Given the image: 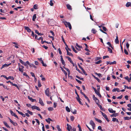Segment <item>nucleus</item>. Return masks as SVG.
<instances>
[{
    "label": "nucleus",
    "mask_w": 131,
    "mask_h": 131,
    "mask_svg": "<svg viewBox=\"0 0 131 131\" xmlns=\"http://www.w3.org/2000/svg\"><path fill=\"white\" fill-rule=\"evenodd\" d=\"M35 39L38 40H40V39H41V43L42 44H43L44 42L47 43L48 44H50L51 43L50 42H48L46 41H43V38L42 37H40L39 38H38L37 36L35 34Z\"/></svg>",
    "instance_id": "obj_1"
},
{
    "label": "nucleus",
    "mask_w": 131,
    "mask_h": 131,
    "mask_svg": "<svg viewBox=\"0 0 131 131\" xmlns=\"http://www.w3.org/2000/svg\"><path fill=\"white\" fill-rule=\"evenodd\" d=\"M63 23L66 27H68L70 30L71 29V26L69 22H67L66 21H64L63 22Z\"/></svg>",
    "instance_id": "obj_2"
},
{
    "label": "nucleus",
    "mask_w": 131,
    "mask_h": 131,
    "mask_svg": "<svg viewBox=\"0 0 131 131\" xmlns=\"http://www.w3.org/2000/svg\"><path fill=\"white\" fill-rule=\"evenodd\" d=\"M38 60L40 61V62L42 64V66L44 67L47 66V65L46 63H45L44 62L43 60H42V58H38Z\"/></svg>",
    "instance_id": "obj_3"
},
{
    "label": "nucleus",
    "mask_w": 131,
    "mask_h": 131,
    "mask_svg": "<svg viewBox=\"0 0 131 131\" xmlns=\"http://www.w3.org/2000/svg\"><path fill=\"white\" fill-rule=\"evenodd\" d=\"M49 89L48 88L45 91V93L46 95L48 96H49Z\"/></svg>",
    "instance_id": "obj_4"
},
{
    "label": "nucleus",
    "mask_w": 131,
    "mask_h": 131,
    "mask_svg": "<svg viewBox=\"0 0 131 131\" xmlns=\"http://www.w3.org/2000/svg\"><path fill=\"white\" fill-rule=\"evenodd\" d=\"M10 114H12V115L13 116H14L15 117H16L17 119H19L18 117L16 115V114L15 113H14L12 111L10 110Z\"/></svg>",
    "instance_id": "obj_5"
},
{
    "label": "nucleus",
    "mask_w": 131,
    "mask_h": 131,
    "mask_svg": "<svg viewBox=\"0 0 131 131\" xmlns=\"http://www.w3.org/2000/svg\"><path fill=\"white\" fill-rule=\"evenodd\" d=\"M60 68H61L62 71L64 73V74L65 75V78H67V72L63 69L62 67H60Z\"/></svg>",
    "instance_id": "obj_6"
},
{
    "label": "nucleus",
    "mask_w": 131,
    "mask_h": 131,
    "mask_svg": "<svg viewBox=\"0 0 131 131\" xmlns=\"http://www.w3.org/2000/svg\"><path fill=\"white\" fill-rule=\"evenodd\" d=\"M65 49L66 50L67 52V55H68L69 56H71L72 57L73 56V55L70 52L68 51V50L66 48V47H65Z\"/></svg>",
    "instance_id": "obj_7"
},
{
    "label": "nucleus",
    "mask_w": 131,
    "mask_h": 131,
    "mask_svg": "<svg viewBox=\"0 0 131 131\" xmlns=\"http://www.w3.org/2000/svg\"><path fill=\"white\" fill-rule=\"evenodd\" d=\"M39 103H40L41 105L42 106H44V104L43 103L40 98H39Z\"/></svg>",
    "instance_id": "obj_8"
},
{
    "label": "nucleus",
    "mask_w": 131,
    "mask_h": 131,
    "mask_svg": "<svg viewBox=\"0 0 131 131\" xmlns=\"http://www.w3.org/2000/svg\"><path fill=\"white\" fill-rule=\"evenodd\" d=\"M24 28L28 32H30L31 31V30L28 27L24 26Z\"/></svg>",
    "instance_id": "obj_9"
},
{
    "label": "nucleus",
    "mask_w": 131,
    "mask_h": 131,
    "mask_svg": "<svg viewBox=\"0 0 131 131\" xmlns=\"http://www.w3.org/2000/svg\"><path fill=\"white\" fill-rule=\"evenodd\" d=\"M108 111L110 113H115L116 112V111L113 110V109L112 108H109L108 109Z\"/></svg>",
    "instance_id": "obj_10"
},
{
    "label": "nucleus",
    "mask_w": 131,
    "mask_h": 131,
    "mask_svg": "<svg viewBox=\"0 0 131 131\" xmlns=\"http://www.w3.org/2000/svg\"><path fill=\"white\" fill-rule=\"evenodd\" d=\"M52 120L49 118H48L47 119H46V121L49 124L50 123V121H52Z\"/></svg>",
    "instance_id": "obj_11"
},
{
    "label": "nucleus",
    "mask_w": 131,
    "mask_h": 131,
    "mask_svg": "<svg viewBox=\"0 0 131 131\" xmlns=\"http://www.w3.org/2000/svg\"><path fill=\"white\" fill-rule=\"evenodd\" d=\"M10 64V63H9L8 64H5L3 65L1 69L5 67H8L9 66Z\"/></svg>",
    "instance_id": "obj_12"
},
{
    "label": "nucleus",
    "mask_w": 131,
    "mask_h": 131,
    "mask_svg": "<svg viewBox=\"0 0 131 131\" xmlns=\"http://www.w3.org/2000/svg\"><path fill=\"white\" fill-rule=\"evenodd\" d=\"M28 98L32 102L36 101V99H33L31 97H30L29 96H28Z\"/></svg>",
    "instance_id": "obj_13"
},
{
    "label": "nucleus",
    "mask_w": 131,
    "mask_h": 131,
    "mask_svg": "<svg viewBox=\"0 0 131 131\" xmlns=\"http://www.w3.org/2000/svg\"><path fill=\"white\" fill-rule=\"evenodd\" d=\"M67 129L68 130L69 129L70 130L71 129H72V127L70 125L68 124H67Z\"/></svg>",
    "instance_id": "obj_14"
},
{
    "label": "nucleus",
    "mask_w": 131,
    "mask_h": 131,
    "mask_svg": "<svg viewBox=\"0 0 131 131\" xmlns=\"http://www.w3.org/2000/svg\"><path fill=\"white\" fill-rule=\"evenodd\" d=\"M126 6L127 7H129V6L131 7V3L127 2L126 5Z\"/></svg>",
    "instance_id": "obj_15"
},
{
    "label": "nucleus",
    "mask_w": 131,
    "mask_h": 131,
    "mask_svg": "<svg viewBox=\"0 0 131 131\" xmlns=\"http://www.w3.org/2000/svg\"><path fill=\"white\" fill-rule=\"evenodd\" d=\"M67 6L68 9L70 10L72 9L71 6L69 4L67 5Z\"/></svg>",
    "instance_id": "obj_16"
},
{
    "label": "nucleus",
    "mask_w": 131,
    "mask_h": 131,
    "mask_svg": "<svg viewBox=\"0 0 131 131\" xmlns=\"http://www.w3.org/2000/svg\"><path fill=\"white\" fill-rule=\"evenodd\" d=\"M112 121L114 122H116L118 123H119V121H118V120L115 118H113Z\"/></svg>",
    "instance_id": "obj_17"
},
{
    "label": "nucleus",
    "mask_w": 131,
    "mask_h": 131,
    "mask_svg": "<svg viewBox=\"0 0 131 131\" xmlns=\"http://www.w3.org/2000/svg\"><path fill=\"white\" fill-rule=\"evenodd\" d=\"M118 113H115L113 114H112L111 115V117H116V116H118Z\"/></svg>",
    "instance_id": "obj_18"
},
{
    "label": "nucleus",
    "mask_w": 131,
    "mask_h": 131,
    "mask_svg": "<svg viewBox=\"0 0 131 131\" xmlns=\"http://www.w3.org/2000/svg\"><path fill=\"white\" fill-rule=\"evenodd\" d=\"M91 31L93 34H95L97 32L96 30L94 28H93L92 29Z\"/></svg>",
    "instance_id": "obj_19"
},
{
    "label": "nucleus",
    "mask_w": 131,
    "mask_h": 131,
    "mask_svg": "<svg viewBox=\"0 0 131 131\" xmlns=\"http://www.w3.org/2000/svg\"><path fill=\"white\" fill-rule=\"evenodd\" d=\"M3 123L6 126L7 128H10V127L8 125L7 123L5 121H4Z\"/></svg>",
    "instance_id": "obj_20"
},
{
    "label": "nucleus",
    "mask_w": 131,
    "mask_h": 131,
    "mask_svg": "<svg viewBox=\"0 0 131 131\" xmlns=\"http://www.w3.org/2000/svg\"><path fill=\"white\" fill-rule=\"evenodd\" d=\"M9 79H11L13 80L14 79V78L13 77L10 76L8 77H7L6 78V79L7 80Z\"/></svg>",
    "instance_id": "obj_21"
},
{
    "label": "nucleus",
    "mask_w": 131,
    "mask_h": 131,
    "mask_svg": "<svg viewBox=\"0 0 131 131\" xmlns=\"http://www.w3.org/2000/svg\"><path fill=\"white\" fill-rule=\"evenodd\" d=\"M63 67L68 72V75H69V74H70V72L69 69H68L66 67H65L64 66H63Z\"/></svg>",
    "instance_id": "obj_22"
},
{
    "label": "nucleus",
    "mask_w": 131,
    "mask_h": 131,
    "mask_svg": "<svg viewBox=\"0 0 131 131\" xmlns=\"http://www.w3.org/2000/svg\"><path fill=\"white\" fill-rule=\"evenodd\" d=\"M38 86L39 87H41L42 85L41 84V83L40 82V81L39 80H38Z\"/></svg>",
    "instance_id": "obj_23"
},
{
    "label": "nucleus",
    "mask_w": 131,
    "mask_h": 131,
    "mask_svg": "<svg viewBox=\"0 0 131 131\" xmlns=\"http://www.w3.org/2000/svg\"><path fill=\"white\" fill-rule=\"evenodd\" d=\"M96 104L99 107L100 109L102 111H103V108H102V106L101 105L99 104V103H97Z\"/></svg>",
    "instance_id": "obj_24"
},
{
    "label": "nucleus",
    "mask_w": 131,
    "mask_h": 131,
    "mask_svg": "<svg viewBox=\"0 0 131 131\" xmlns=\"http://www.w3.org/2000/svg\"><path fill=\"white\" fill-rule=\"evenodd\" d=\"M36 18V14H34L32 17V20L33 21H35Z\"/></svg>",
    "instance_id": "obj_25"
},
{
    "label": "nucleus",
    "mask_w": 131,
    "mask_h": 131,
    "mask_svg": "<svg viewBox=\"0 0 131 131\" xmlns=\"http://www.w3.org/2000/svg\"><path fill=\"white\" fill-rule=\"evenodd\" d=\"M95 120L96 121H97L98 122H99L100 123H102V121L100 119H98L97 118H95Z\"/></svg>",
    "instance_id": "obj_26"
},
{
    "label": "nucleus",
    "mask_w": 131,
    "mask_h": 131,
    "mask_svg": "<svg viewBox=\"0 0 131 131\" xmlns=\"http://www.w3.org/2000/svg\"><path fill=\"white\" fill-rule=\"evenodd\" d=\"M27 64H29V62L28 61H27L26 62H25L24 63V64L23 65H24L25 66L27 67Z\"/></svg>",
    "instance_id": "obj_27"
},
{
    "label": "nucleus",
    "mask_w": 131,
    "mask_h": 131,
    "mask_svg": "<svg viewBox=\"0 0 131 131\" xmlns=\"http://www.w3.org/2000/svg\"><path fill=\"white\" fill-rule=\"evenodd\" d=\"M101 112L102 114V115L103 117L105 118L107 116L104 113L102 112L101 111Z\"/></svg>",
    "instance_id": "obj_28"
},
{
    "label": "nucleus",
    "mask_w": 131,
    "mask_h": 131,
    "mask_svg": "<svg viewBox=\"0 0 131 131\" xmlns=\"http://www.w3.org/2000/svg\"><path fill=\"white\" fill-rule=\"evenodd\" d=\"M93 99L94 100V101L96 102V103H99V100L96 97H95Z\"/></svg>",
    "instance_id": "obj_29"
},
{
    "label": "nucleus",
    "mask_w": 131,
    "mask_h": 131,
    "mask_svg": "<svg viewBox=\"0 0 131 131\" xmlns=\"http://www.w3.org/2000/svg\"><path fill=\"white\" fill-rule=\"evenodd\" d=\"M90 124L92 126L93 125H95V123L93 122V121L91 120L90 121Z\"/></svg>",
    "instance_id": "obj_30"
},
{
    "label": "nucleus",
    "mask_w": 131,
    "mask_h": 131,
    "mask_svg": "<svg viewBox=\"0 0 131 131\" xmlns=\"http://www.w3.org/2000/svg\"><path fill=\"white\" fill-rule=\"evenodd\" d=\"M56 127L58 131H62L61 129L60 128V126L59 125H57Z\"/></svg>",
    "instance_id": "obj_31"
},
{
    "label": "nucleus",
    "mask_w": 131,
    "mask_h": 131,
    "mask_svg": "<svg viewBox=\"0 0 131 131\" xmlns=\"http://www.w3.org/2000/svg\"><path fill=\"white\" fill-rule=\"evenodd\" d=\"M71 47L73 51L75 53H77L78 52L75 49L74 47L73 46H71Z\"/></svg>",
    "instance_id": "obj_32"
},
{
    "label": "nucleus",
    "mask_w": 131,
    "mask_h": 131,
    "mask_svg": "<svg viewBox=\"0 0 131 131\" xmlns=\"http://www.w3.org/2000/svg\"><path fill=\"white\" fill-rule=\"evenodd\" d=\"M75 67L76 68V70H77L80 73H82V72L80 71L78 68L77 66V65H75Z\"/></svg>",
    "instance_id": "obj_33"
},
{
    "label": "nucleus",
    "mask_w": 131,
    "mask_h": 131,
    "mask_svg": "<svg viewBox=\"0 0 131 131\" xmlns=\"http://www.w3.org/2000/svg\"><path fill=\"white\" fill-rule=\"evenodd\" d=\"M23 75L24 76H25L26 78H28V79H29V76L26 73L24 72Z\"/></svg>",
    "instance_id": "obj_34"
},
{
    "label": "nucleus",
    "mask_w": 131,
    "mask_h": 131,
    "mask_svg": "<svg viewBox=\"0 0 131 131\" xmlns=\"http://www.w3.org/2000/svg\"><path fill=\"white\" fill-rule=\"evenodd\" d=\"M38 5L37 4H35L34 5V8L35 9H38Z\"/></svg>",
    "instance_id": "obj_35"
},
{
    "label": "nucleus",
    "mask_w": 131,
    "mask_h": 131,
    "mask_svg": "<svg viewBox=\"0 0 131 131\" xmlns=\"http://www.w3.org/2000/svg\"><path fill=\"white\" fill-rule=\"evenodd\" d=\"M107 48L108 49V51L110 53H112L113 52L112 50L109 47H107Z\"/></svg>",
    "instance_id": "obj_36"
},
{
    "label": "nucleus",
    "mask_w": 131,
    "mask_h": 131,
    "mask_svg": "<svg viewBox=\"0 0 131 131\" xmlns=\"http://www.w3.org/2000/svg\"><path fill=\"white\" fill-rule=\"evenodd\" d=\"M48 110L49 111H52L54 109L52 107H49L48 108Z\"/></svg>",
    "instance_id": "obj_37"
},
{
    "label": "nucleus",
    "mask_w": 131,
    "mask_h": 131,
    "mask_svg": "<svg viewBox=\"0 0 131 131\" xmlns=\"http://www.w3.org/2000/svg\"><path fill=\"white\" fill-rule=\"evenodd\" d=\"M93 77L95 79L99 82H100V79L97 78L95 77L94 75H93Z\"/></svg>",
    "instance_id": "obj_38"
},
{
    "label": "nucleus",
    "mask_w": 131,
    "mask_h": 131,
    "mask_svg": "<svg viewBox=\"0 0 131 131\" xmlns=\"http://www.w3.org/2000/svg\"><path fill=\"white\" fill-rule=\"evenodd\" d=\"M66 110L68 112H70V110L68 106H66Z\"/></svg>",
    "instance_id": "obj_39"
},
{
    "label": "nucleus",
    "mask_w": 131,
    "mask_h": 131,
    "mask_svg": "<svg viewBox=\"0 0 131 131\" xmlns=\"http://www.w3.org/2000/svg\"><path fill=\"white\" fill-rule=\"evenodd\" d=\"M75 77L79 79L80 80H83V78H80L78 76V75H76Z\"/></svg>",
    "instance_id": "obj_40"
},
{
    "label": "nucleus",
    "mask_w": 131,
    "mask_h": 131,
    "mask_svg": "<svg viewBox=\"0 0 131 131\" xmlns=\"http://www.w3.org/2000/svg\"><path fill=\"white\" fill-rule=\"evenodd\" d=\"M81 70L82 71L84 75H87V74L86 72L83 69H82Z\"/></svg>",
    "instance_id": "obj_41"
},
{
    "label": "nucleus",
    "mask_w": 131,
    "mask_h": 131,
    "mask_svg": "<svg viewBox=\"0 0 131 131\" xmlns=\"http://www.w3.org/2000/svg\"><path fill=\"white\" fill-rule=\"evenodd\" d=\"M23 68H19V70L21 72H23L24 71Z\"/></svg>",
    "instance_id": "obj_42"
},
{
    "label": "nucleus",
    "mask_w": 131,
    "mask_h": 131,
    "mask_svg": "<svg viewBox=\"0 0 131 131\" xmlns=\"http://www.w3.org/2000/svg\"><path fill=\"white\" fill-rule=\"evenodd\" d=\"M27 112L28 113H29V114L31 115H33V113L32 112H30L29 110H27Z\"/></svg>",
    "instance_id": "obj_43"
},
{
    "label": "nucleus",
    "mask_w": 131,
    "mask_h": 131,
    "mask_svg": "<svg viewBox=\"0 0 131 131\" xmlns=\"http://www.w3.org/2000/svg\"><path fill=\"white\" fill-rule=\"evenodd\" d=\"M74 119V117L73 116H71L70 117V119L71 121H73Z\"/></svg>",
    "instance_id": "obj_44"
},
{
    "label": "nucleus",
    "mask_w": 131,
    "mask_h": 131,
    "mask_svg": "<svg viewBox=\"0 0 131 131\" xmlns=\"http://www.w3.org/2000/svg\"><path fill=\"white\" fill-rule=\"evenodd\" d=\"M80 100L81 99H79V100H77L79 102V103L80 104H81V105H83V104L81 102V101Z\"/></svg>",
    "instance_id": "obj_45"
},
{
    "label": "nucleus",
    "mask_w": 131,
    "mask_h": 131,
    "mask_svg": "<svg viewBox=\"0 0 131 131\" xmlns=\"http://www.w3.org/2000/svg\"><path fill=\"white\" fill-rule=\"evenodd\" d=\"M124 51L126 55H128V52H127L126 49H124Z\"/></svg>",
    "instance_id": "obj_46"
},
{
    "label": "nucleus",
    "mask_w": 131,
    "mask_h": 131,
    "mask_svg": "<svg viewBox=\"0 0 131 131\" xmlns=\"http://www.w3.org/2000/svg\"><path fill=\"white\" fill-rule=\"evenodd\" d=\"M101 62L102 61L101 60H100L97 61L95 62V63L96 64H98L101 63Z\"/></svg>",
    "instance_id": "obj_47"
},
{
    "label": "nucleus",
    "mask_w": 131,
    "mask_h": 131,
    "mask_svg": "<svg viewBox=\"0 0 131 131\" xmlns=\"http://www.w3.org/2000/svg\"><path fill=\"white\" fill-rule=\"evenodd\" d=\"M124 118L125 120H129L130 119V117H128L126 116L124 117Z\"/></svg>",
    "instance_id": "obj_48"
},
{
    "label": "nucleus",
    "mask_w": 131,
    "mask_h": 131,
    "mask_svg": "<svg viewBox=\"0 0 131 131\" xmlns=\"http://www.w3.org/2000/svg\"><path fill=\"white\" fill-rule=\"evenodd\" d=\"M76 45L77 47H78V48H82V46L79 45L77 43H76Z\"/></svg>",
    "instance_id": "obj_49"
},
{
    "label": "nucleus",
    "mask_w": 131,
    "mask_h": 131,
    "mask_svg": "<svg viewBox=\"0 0 131 131\" xmlns=\"http://www.w3.org/2000/svg\"><path fill=\"white\" fill-rule=\"evenodd\" d=\"M116 63V62L115 61H114L113 62H111L110 63V65L112 64H115Z\"/></svg>",
    "instance_id": "obj_50"
},
{
    "label": "nucleus",
    "mask_w": 131,
    "mask_h": 131,
    "mask_svg": "<svg viewBox=\"0 0 131 131\" xmlns=\"http://www.w3.org/2000/svg\"><path fill=\"white\" fill-rule=\"evenodd\" d=\"M18 65L19 66V68H24V67L23 66L21 65L19 63H18Z\"/></svg>",
    "instance_id": "obj_51"
},
{
    "label": "nucleus",
    "mask_w": 131,
    "mask_h": 131,
    "mask_svg": "<svg viewBox=\"0 0 131 131\" xmlns=\"http://www.w3.org/2000/svg\"><path fill=\"white\" fill-rule=\"evenodd\" d=\"M75 80L77 82L80 84H81L82 83V82L79 80H78L77 79H75Z\"/></svg>",
    "instance_id": "obj_52"
},
{
    "label": "nucleus",
    "mask_w": 131,
    "mask_h": 131,
    "mask_svg": "<svg viewBox=\"0 0 131 131\" xmlns=\"http://www.w3.org/2000/svg\"><path fill=\"white\" fill-rule=\"evenodd\" d=\"M66 58H67L68 60L69 61H70L71 60V59L68 56H66Z\"/></svg>",
    "instance_id": "obj_53"
},
{
    "label": "nucleus",
    "mask_w": 131,
    "mask_h": 131,
    "mask_svg": "<svg viewBox=\"0 0 131 131\" xmlns=\"http://www.w3.org/2000/svg\"><path fill=\"white\" fill-rule=\"evenodd\" d=\"M37 106H32L31 107L32 110H34L35 109H36Z\"/></svg>",
    "instance_id": "obj_54"
},
{
    "label": "nucleus",
    "mask_w": 131,
    "mask_h": 131,
    "mask_svg": "<svg viewBox=\"0 0 131 131\" xmlns=\"http://www.w3.org/2000/svg\"><path fill=\"white\" fill-rule=\"evenodd\" d=\"M14 126H16L18 125L17 123L16 122H14L12 124Z\"/></svg>",
    "instance_id": "obj_55"
},
{
    "label": "nucleus",
    "mask_w": 131,
    "mask_h": 131,
    "mask_svg": "<svg viewBox=\"0 0 131 131\" xmlns=\"http://www.w3.org/2000/svg\"><path fill=\"white\" fill-rule=\"evenodd\" d=\"M52 0L50 1V5L51 6H53V3L52 2Z\"/></svg>",
    "instance_id": "obj_56"
},
{
    "label": "nucleus",
    "mask_w": 131,
    "mask_h": 131,
    "mask_svg": "<svg viewBox=\"0 0 131 131\" xmlns=\"http://www.w3.org/2000/svg\"><path fill=\"white\" fill-rule=\"evenodd\" d=\"M102 28H103V30L104 31H106L107 29L105 27H104V26Z\"/></svg>",
    "instance_id": "obj_57"
},
{
    "label": "nucleus",
    "mask_w": 131,
    "mask_h": 131,
    "mask_svg": "<svg viewBox=\"0 0 131 131\" xmlns=\"http://www.w3.org/2000/svg\"><path fill=\"white\" fill-rule=\"evenodd\" d=\"M115 42L116 44H118L119 43V41L118 39H115Z\"/></svg>",
    "instance_id": "obj_58"
},
{
    "label": "nucleus",
    "mask_w": 131,
    "mask_h": 131,
    "mask_svg": "<svg viewBox=\"0 0 131 131\" xmlns=\"http://www.w3.org/2000/svg\"><path fill=\"white\" fill-rule=\"evenodd\" d=\"M59 53L60 54H62V52L61 51V49L60 48H59L58 49Z\"/></svg>",
    "instance_id": "obj_59"
},
{
    "label": "nucleus",
    "mask_w": 131,
    "mask_h": 131,
    "mask_svg": "<svg viewBox=\"0 0 131 131\" xmlns=\"http://www.w3.org/2000/svg\"><path fill=\"white\" fill-rule=\"evenodd\" d=\"M109 56H104L103 57V59H104L106 58H109Z\"/></svg>",
    "instance_id": "obj_60"
},
{
    "label": "nucleus",
    "mask_w": 131,
    "mask_h": 131,
    "mask_svg": "<svg viewBox=\"0 0 131 131\" xmlns=\"http://www.w3.org/2000/svg\"><path fill=\"white\" fill-rule=\"evenodd\" d=\"M19 61H20V62L22 64H24V63H25V62H24V61H23L21 59H19Z\"/></svg>",
    "instance_id": "obj_61"
},
{
    "label": "nucleus",
    "mask_w": 131,
    "mask_h": 131,
    "mask_svg": "<svg viewBox=\"0 0 131 131\" xmlns=\"http://www.w3.org/2000/svg\"><path fill=\"white\" fill-rule=\"evenodd\" d=\"M50 32L52 34V35L53 36H54V33L53 31H52V30H50Z\"/></svg>",
    "instance_id": "obj_62"
},
{
    "label": "nucleus",
    "mask_w": 131,
    "mask_h": 131,
    "mask_svg": "<svg viewBox=\"0 0 131 131\" xmlns=\"http://www.w3.org/2000/svg\"><path fill=\"white\" fill-rule=\"evenodd\" d=\"M126 45V46L127 47V49H129V44L128 43V42H127V43Z\"/></svg>",
    "instance_id": "obj_63"
},
{
    "label": "nucleus",
    "mask_w": 131,
    "mask_h": 131,
    "mask_svg": "<svg viewBox=\"0 0 131 131\" xmlns=\"http://www.w3.org/2000/svg\"><path fill=\"white\" fill-rule=\"evenodd\" d=\"M107 44L110 47H111V44L110 42H108L107 43Z\"/></svg>",
    "instance_id": "obj_64"
}]
</instances>
